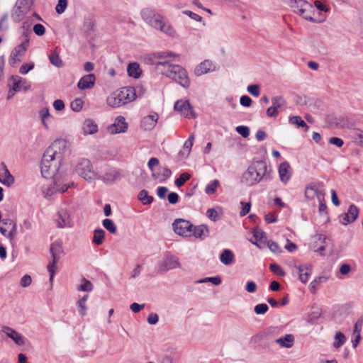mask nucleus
<instances>
[{
	"label": "nucleus",
	"instance_id": "nucleus-52",
	"mask_svg": "<svg viewBox=\"0 0 363 363\" xmlns=\"http://www.w3.org/2000/svg\"><path fill=\"white\" fill-rule=\"evenodd\" d=\"M270 270L275 274L284 277L285 275V272L284 269L278 264H271L269 266Z\"/></svg>",
	"mask_w": 363,
	"mask_h": 363
},
{
	"label": "nucleus",
	"instance_id": "nucleus-21",
	"mask_svg": "<svg viewBox=\"0 0 363 363\" xmlns=\"http://www.w3.org/2000/svg\"><path fill=\"white\" fill-rule=\"evenodd\" d=\"M298 273V279L303 284H306L309 277L312 274L313 266L311 264H303L296 267Z\"/></svg>",
	"mask_w": 363,
	"mask_h": 363
},
{
	"label": "nucleus",
	"instance_id": "nucleus-32",
	"mask_svg": "<svg viewBox=\"0 0 363 363\" xmlns=\"http://www.w3.org/2000/svg\"><path fill=\"white\" fill-rule=\"evenodd\" d=\"M275 342L281 347L291 348L294 345V336L292 334H287L276 339Z\"/></svg>",
	"mask_w": 363,
	"mask_h": 363
},
{
	"label": "nucleus",
	"instance_id": "nucleus-45",
	"mask_svg": "<svg viewBox=\"0 0 363 363\" xmlns=\"http://www.w3.org/2000/svg\"><path fill=\"white\" fill-rule=\"evenodd\" d=\"M272 106L278 110L284 108L286 105V101L282 96H275L272 99Z\"/></svg>",
	"mask_w": 363,
	"mask_h": 363
},
{
	"label": "nucleus",
	"instance_id": "nucleus-5",
	"mask_svg": "<svg viewBox=\"0 0 363 363\" xmlns=\"http://www.w3.org/2000/svg\"><path fill=\"white\" fill-rule=\"evenodd\" d=\"M30 25L27 21H24L21 29L23 30L19 38L21 43L16 45L11 52L9 57V63L11 67H14L18 62H21L29 47L30 38L31 35Z\"/></svg>",
	"mask_w": 363,
	"mask_h": 363
},
{
	"label": "nucleus",
	"instance_id": "nucleus-29",
	"mask_svg": "<svg viewBox=\"0 0 363 363\" xmlns=\"http://www.w3.org/2000/svg\"><path fill=\"white\" fill-rule=\"evenodd\" d=\"M3 225L6 226L8 229L7 238L13 240L17 234V224L16 222L12 219L8 218L3 220Z\"/></svg>",
	"mask_w": 363,
	"mask_h": 363
},
{
	"label": "nucleus",
	"instance_id": "nucleus-35",
	"mask_svg": "<svg viewBox=\"0 0 363 363\" xmlns=\"http://www.w3.org/2000/svg\"><path fill=\"white\" fill-rule=\"evenodd\" d=\"M127 72L130 77L135 79L138 78L141 74V69L137 62L130 63L127 67Z\"/></svg>",
	"mask_w": 363,
	"mask_h": 363
},
{
	"label": "nucleus",
	"instance_id": "nucleus-56",
	"mask_svg": "<svg viewBox=\"0 0 363 363\" xmlns=\"http://www.w3.org/2000/svg\"><path fill=\"white\" fill-rule=\"evenodd\" d=\"M267 246L272 252L281 253L282 252L279 245L273 240H269L267 242Z\"/></svg>",
	"mask_w": 363,
	"mask_h": 363
},
{
	"label": "nucleus",
	"instance_id": "nucleus-17",
	"mask_svg": "<svg viewBox=\"0 0 363 363\" xmlns=\"http://www.w3.org/2000/svg\"><path fill=\"white\" fill-rule=\"evenodd\" d=\"M2 332L5 333L7 337L13 340L16 345L19 346L25 345V337L14 329L9 326H4L2 328Z\"/></svg>",
	"mask_w": 363,
	"mask_h": 363
},
{
	"label": "nucleus",
	"instance_id": "nucleus-58",
	"mask_svg": "<svg viewBox=\"0 0 363 363\" xmlns=\"http://www.w3.org/2000/svg\"><path fill=\"white\" fill-rule=\"evenodd\" d=\"M9 16L7 13L4 14L0 19V30L6 31L9 28L8 23Z\"/></svg>",
	"mask_w": 363,
	"mask_h": 363
},
{
	"label": "nucleus",
	"instance_id": "nucleus-18",
	"mask_svg": "<svg viewBox=\"0 0 363 363\" xmlns=\"http://www.w3.org/2000/svg\"><path fill=\"white\" fill-rule=\"evenodd\" d=\"M324 196V191L319 189L316 185H309L306 187L305 197L307 200H313L315 197H316L318 200H321L323 199Z\"/></svg>",
	"mask_w": 363,
	"mask_h": 363
},
{
	"label": "nucleus",
	"instance_id": "nucleus-19",
	"mask_svg": "<svg viewBox=\"0 0 363 363\" xmlns=\"http://www.w3.org/2000/svg\"><path fill=\"white\" fill-rule=\"evenodd\" d=\"M95 82L96 76L94 74H88L79 80L77 87L80 90L90 89L94 87Z\"/></svg>",
	"mask_w": 363,
	"mask_h": 363
},
{
	"label": "nucleus",
	"instance_id": "nucleus-24",
	"mask_svg": "<svg viewBox=\"0 0 363 363\" xmlns=\"http://www.w3.org/2000/svg\"><path fill=\"white\" fill-rule=\"evenodd\" d=\"M215 66L213 62L210 60H204L201 62L194 69V74L196 76H201L208 72L213 71Z\"/></svg>",
	"mask_w": 363,
	"mask_h": 363
},
{
	"label": "nucleus",
	"instance_id": "nucleus-40",
	"mask_svg": "<svg viewBox=\"0 0 363 363\" xmlns=\"http://www.w3.org/2000/svg\"><path fill=\"white\" fill-rule=\"evenodd\" d=\"M346 342V337L342 332H337L333 342V347L336 349L342 347Z\"/></svg>",
	"mask_w": 363,
	"mask_h": 363
},
{
	"label": "nucleus",
	"instance_id": "nucleus-6",
	"mask_svg": "<svg viewBox=\"0 0 363 363\" xmlns=\"http://www.w3.org/2000/svg\"><path fill=\"white\" fill-rule=\"evenodd\" d=\"M50 252L52 256V260L49 262L47 269L50 274V281L52 283L56 271V264L63 253L62 243L60 240H56L50 245Z\"/></svg>",
	"mask_w": 363,
	"mask_h": 363
},
{
	"label": "nucleus",
	"instance_id": "nucleus-34",
	"mask_svg": "<svg viewBox=\"0 0 363 363\" xmlns=\"http://www.w3.org/2000/svg\"><path fill=\"white\" fill-rule=\"evenodd\" d=\"M50 62L57 68H61L64 66V62L60 58L59 52L56 50H52L50 54L48 55Z\"/></svg>",
	"mask_w": 363,
	"mask_h": 363
},
{
	"label": "nucleus",
	"instance_id": "nucleus-26",
	"mask_svg": "<svg viewBox=\"0 0 363 363\" xmlns=\"http://www.w3.org/2000/svg\"><path fill=\"white\" fill-rule=\"evenodd\" d=\"M10 80L12 82V84L17 83L18 91L21 90L26 91L29 90L31 87V83L29 81L18 75L11 76Z\"/></svg>",
	"mask_w": 363,
	"mask_h": 363
},
{
	"label": "nucleus",
	"instance_id": "nucleus-12",
	"mask_svg": "<svg viewBox=\"0 0 363 363\" xmlns=\"http://www.w3.org/2000/svg\"><path fill=\"white\" fill-rule=\"evenodd\" d=\"M55 223L58 228H72L73 221L69 211L66 208H61L56 214Z\"/></svg>",
	"mask_w": 363,
	"mask_h": 363
},
{
	"label": "nucleus",
	"instance_id": "nucleus-53",
	"mask_svg": "<svg viewBox=\"0 0 363 363\" xmlns=\"http://www.w3.org/2000/svg\"><path fill=\"white\" fill-rule=\"evenodd\" d=\"M67 6V0H58L57 4L55 7V11L58 14H62L65 12Z\"/></svg>",
	"mask_w": 363,
	"mask_h": 363
},
{
	"label": "nucleus",
	"instance_id": "nucleus-2",
	"mask_svg": "<svg viewBox=\"0 0 363 363\" xmlns=\"http://www.w3.org/2000/svg\"><path fill=\"white\" fill-rule=\"evenodd\" d=\"M66 151L67 142L63 139L55 140L47 148L40 162V171L44 178H52L57 174Z\"/></svg>",
	"mask_w": 363,
	"mask_h": 363
},
{
	"label": "nucleus",
	"instance_id": "nucleus-60",
	"mask_svg": "<svg viewBox=\"0 0 363 363\" xmlns=\"http://www.w3.org/2000/svg\"><path fill=\"white\" fill-rule=\"evenodd\" d=\"M16 4L30 11L33 5V0H17Z\"/></svg>",
	"mask_w": 363,
	"mask_h": 363
},
{
	"label": "nucleus",
	"instance_id": "nucleus-3",
	"mask_svg": "<svg viewBox=\"0 0 363 363\" xmlns=\"http://www.w3.org/2000/svg\"><path fill=\"white\" fill-rule=\"evenodd\" d=\"M140 14L143 21L153 28L172 38L177 36V31L173 26L165 19L163 15L157 12L155 9L145 8L141 11Z\"/></svg>",
	"mask_w": 363,
	"mask_h": 363
},
{
	"label": "nucleus",
	"instance_id": "nucleus-59",
	"mask_svg": "<svg viewBox=\"0 0 363 363\" xmlns=\"http://www.w3.org/2000/svg\"><path fill=\"white\" fill-rule=\"evenodd\" d=\"M33 32L38 36H42L45 33V28L40 23L35 24L33 28Z\"/></svg>",
	"mask_w": 363,
	"mask_h": 363
},
{
	"label": "nucleus",
	"instance_id": "nucleus-62",
	"mask_svg": "<svg viewBox=\"0 0 363 363\" xmlns=\"http://www.w3.org/2000/svg\"><path fill=\"white\" fill-rule=\"evenodd\" d=\"M363 326V317L359 318L354 323L353 334H361V331Z\"/></svg>",
	"mask_w": 363,
	"mask_h": 363
},
{
	"label": "nucleus",
	"instance_id": "nucleus-36",
	"mask_svg": "<svg viewBox=\"0 0 363 363\" xmlns=\"http://www.w3.org/2000/svg\"><path fill=\"white\" fill-rule=\"evenodd\" d=\"M138 199L143 205H150L153 201V197L150 196L148 191L145 189H143L139 192Z\"/></svg>",
	"mask_w": 363,
	"mask_h": 363
},
{
	"label": "nucleus",
	"instance_id": "nucleus-9",
	"mask_svg": "<svg viewBox=\"0 0 363 363\" xmlns=\"http://www.w3.org/2000/svg\"><path fill=\"white\" fill-rule=\"evenodd\" d=\"M172 226L175 233L181 236L190 237L192 235L194 225L189 220L184 219L176 220L173 223Z\"/></svg>",
	"mask_w": 363,
	"mask_h": 363
},
{
	"label": "nucleus",
	"instance_id": "nucleus-30",
	"mask_svg": "<svg viewBox=\"0 0 363 363\" xmlns=\"http://www.w3.org/2000/svg\"><path fill=\"white\" fill-rule=\"evenodd\" d=\"M315 238L317 241L315 242V244H314L313 245L314 251L322 253V252L325 250L328 239L327 236L323 234L317 235L315 236Z\"/></svg>",
	"mask_w": 363,
	"mask_h": 363
},
{
	"label": "nucleus",
	"instance_id": "nucleus-44",
	"mask_svg": "<svg viewBox=\"0 0 363 363\" xmlns=\"http://www.w3.org/2000/svg\"><path fill=\"white\" fill-rule=\"evenodd\" d=\"M354 141L359 145L363 147V130L359 128L354 129L352 132Z\"/></svg>",
	"mask_w": 363,
	"mask_h": 363
},
{
	"label": "nucleus",
	"instance_id": "nucleus-1",
	"mask_svg": "<svg viewBox=\"0 0 363 363\" xmlns=\"http://www.w3.org/2000/svg\"><path fill=\"white\" fill-rule=\"evenodd\" d=\"M179 55L172 52H159L153 55V63L163 75L172 79L184 88H189L190 80L186 70L181 65L170 62Z\"/></svg>",
	"mask_w": 363,
	"mask_h": 363
},
{
	"label": "nucleus",
	"instance_id": "nucleus-13",
	"mask_svg": "<svg viewBox=\"0 0 363 363\" xmlns=\"http://www.w3.org/2000/svg\"><path fill=\"white\" fill-rule=\"evenodd\" d=\"M118 99L121 100L123 105L134 101L136 98L135 90L133 87L125 86L116 91Z\"/></svg>",
	"mask_w": 363,
	"mask_h": 363
},
{
	"label": "nucleus",
	"instance_id": "nucleus-41",
	"mask_svg": "<svg viewBox=\"0 0 363 363\" xmlns=\"http://www.w3.org/2000/svg\"><path fill=\"white\" fill-rule=\"evenodd\" d=\"M105 232L99 228L96 229L94 232L93 242L97 245H100L104 242Z\"/></svg>",
	"mask_w": 363,
	"mask_h": 363
},
{
	"label": "nucleus",
	"instance_id": "nucleus-61",
	"mask_svg": "<svg viewBox=\"0 0 363 363\" xmlns=\"http://www.w3.org/2000/svg\"><path fill=\"white\" fill-rule=\"evenodd\" d=\"M247 91L254 96L257 97L259 94V86L257 84H251L247 86Z\"/></svg>",
	"mask_w": 363,
	"mask_h": 363
},
{
	"label": "nucleus",
	"instance_id": "nucleus-33",
	"mask_svg": "<svg viewBox=\"0 0 363 363\" xmlns=\"http://www.w3.org/2000/svg\"><path fill=\"white\" fill-rule=\"evenodd\" d=\"M235 259L233 251L229 249H225L220 255V260L225 265H230L233 263Z\"/></svg>",
	"mask_w": 363,
	"mask_h": 363
},
{
	"label": "nucleus",
	"instance_id": "nucleus-27",
	"mask_svg": "<svg viewBox=\"0 0 363 363\" xmlns=\"http://www.w3.org/2000/svg\"><path fill=\"white\" fill-rule=\"evenodd\" d=\"M29 11V10L21 7V6H18V5L15 4L12 10L11 18L16 23L21 22L24 20L26 15Z\"/></svg>",
	"mask_w": 363,
	"mask_h": 363
},
{
	"label": "nucleus",
	"instance_id": "nucleus-25",
	"mask_svg": "<svg viewBox=\"0 0 363 363\" xmlns=\"http://www.w3.org/2000/svg\"><path fill=\"white\" fill-rule=\"evenodd\" d=\"M2 170L3 172L0 174V182L8 187L12 186L15 181L14 177L4 163H2Z\"/></svg>",
	"mask_w": 363,
	"mask_h": 363
},
{
	"label": "nucleus",
	"instance_id": "nucleus-14",
	"mask_svg": "<svg viewBox=\"0 0 363 363\" xmlns=\"http://www.w3.org/2000/svg\"><path fill=\"white\" fill-rule=\"evenodd\" d=\"M179 267V259L177 257L167 253L165 255L164 261L160 264L159 268L162 272H167L171 269L178 268Z\"/></svg>",
	"mask_w": 363,
	"mask_h": 363
},
{
	"label": "nucleus",
	"instance_id": "nucleus-48",
	"mask_svg": "<svg viewBox=\"0 0 363 363\" xmlns=\"http://www.w3.org/2000/svg\"><path fill=\"white\" fill-rule=\"evenodd\" d=\"M289 122L291 124L297 125L298 127L305 128L306 130L308 129V126L306 123V122L301 119L300 116H292L289 118Z\"/></svg>",
	"mask_w": 363,
	"mask_h": 363
},
{
	"label": "nucleus",
	"instance_id": "nucleus-22",
	"mask_svg": "<svg viewBox=\"0 0 363 363\" xmlns=\"http://www.w3.org/2000/svg\"><path fill=\"white\" fill-rule=\"evenodd\" d=\"M158 119L159 116L157 113L146 116L141 121V128L145 130H151L155 127Z\"/></svg>",
	"mask_w": 363,
	"mask_h": 363
},
{
	"label": "nucleus",
	"instance_id": "nucleus-37",
	"mask_svg": "<svg viewBox=\"0 0 363 363\" xmlns=\"http://www.w3.org/2000/svg\"><path fill=\"white\" fill-rule=\"evenodd\" d=\"M94 289L93 284L88 279L82 278L81 284L77 286V289L79 291L91 292Z\"/></svg>",
	"mask_w": 363,
	"mask_h": 363
},
{
	"label": "nucleus",
	"instance_id": "nucleus-8",
	"mask_svg": "<svg viewBox=\"0 0 363 363\" xmlns=\"http://www.w3.org/2000/svg\"><path fill=\"white\" fill-rule=\"evenodd\" d=\"M291 7L295 13H298L305 19L314 22L313 18L308 13V10L313 8L312 5L305 0H291Z\"/></svg>",
	"mask_w": 363,
	"mask_h": 363
},
{
	"label": "nucleus",
	"instance_id": "nucleus-7",
	"mask_svg": "<svg viewBox=\"0 0 363 363\" xmlns=\"http://www.w3.org/2000/svg\"><path fill=\"white\" fill-rule=\"evenodd\" d=\"M75 170L80 177L87 181L98 179V174L94 171L91 162L87 159L81 160Z\"/></svg>",
	"mask_w": 363,
	"mask_h": 363
},
{
	"label": "nucleus",
	"instance_id": "nucleus-4",
	"mask_svg": "<svg viewBox=\"0 0 363 363\" xmlns=\"http://www.w3.org/2000/svg\"><path fill=\"white\" fill-rule=\"evenodd\" d=\"M270 179L267 162L263 160L253 162L242 174L240 182L247 186Z\"/></svg>",
	"mask_w": 363,
	"mask_h": 363
},
{
	"label": "nucleus",
	"instance_id": "nucleus-57",
	"mask_svg": "<svg viewBox=\"0 0 363 363\" xmlns=\"http://www.w3.org/2000/svg\"><path fill=\"white\" fill-rule=\"evenodd\" d=\"M236 131L243 138H247L250 135V128L245 125H239L236 127Z\"/></svg>",
	"mask_w": 363,
	"mask_h": 363
},
{
	"label": "nucleus",
	"instance_id": "nucleus-15",
	"mask_svg": "<svg viewBox=\"0 0 363 363\" xmlns=\"http://www.w3.org/2000/svg\"><path fill=\"white\" fill-rule=\"evenodd\" d=\"M358 214V208L355 205L352 204L349 206L347 212L340 216V221L342 225H347L349 223H353L357 219Z\"/></svg>",
	"mask_w": 363,
	"mask_h": 363
},
{
	"label": "nucleus",
	"instance_id": "nucleus-11",
	"mask_svg": "<svg viewBox=\"0 0 363 363\" xmlns=\"http://www.w3.org/2000/svg\"><path fill=\"white\" fill-rule=\"evenodd\" d=\"M174 110L178 111L182 116L187 118H195L196 114L188 100H178L174 104Z\"/></svg>",
	"mask_w": 363,
	"mask_h": 363
},
{
	"label": "nucleus",
	"instance_id": "nucleus-20",
	"mask_svg": "<svg viewBox=\"0 0 363 363\" xmlns=\"http://www.w3.org/2000/svg\"><path fill=\"white\" fill-rule=\"evenodd\" d=\"M290 168V164L286 161L281 162L279 165V177L280 178L281 182L284 184H286L291 177Z\"/></svg>",
	"mask_w": 363,
	"mask_h": 363
},
{
	"label": "nucleus",
	"instance_id": "nucleus-42",
	"mask_svg": "<svg viewBox=\"0 0 363 363\" xmlns=\"http://www.w3.org/2000/svg\"><path fill=\"white\" fill-rule=\"evenodd\" d=\"M194 135H191L189 137V138L185 141L184 146H183V150L180 152V154H182V155L186 154V156L189 155L191 150V148H192V146L194 144Z\"/></svg>",
	"mask_w": 363,
	"mask_h": 363
},
{
	"label": "nucleus",
	"instance_id": "nucleus-63",
	"mask_svg": "<svg viewBox=\"0 0 363 363\" xmlns=\"http://www.w3.org/2000/svg\"><path fill=\"white\" fill-rule=\"evenodd\" d=\"M77 306L79 308V313L83 317L86 315L87 307L85 303H82L80 301H77Z\"/></svg>",
	"mask_w": 363,
	"mask_h": 363
},
{
	"label": "nucleus",
	"instance_id": "nucleus-55",
	"mask_svg": "<svg viewBox=\"0 0 363 363\" xmlns=\"http://www.w3.org/2000/svg\"><path fill=\"white\" fill-rule=\"evenodd\" d=\"M34 67L35 65L33 62L23 64L19 69V72L21 74H26L29 71L32 70Z\"/></svg>",
	"mask_w": 363,
	"mask_h": 363
},
{
	"label": "nucleus",
	"instance_id": "nucleus-64",
	"mask_svg": "<svg viewBox=\"0 0 363 363\" xmlns=\"http://www.w3.org/2000/svg\"><path fill=\"white\" fill-rule=\"evenodd\" d=\"M240 103L245 107H249L252 104V99L250 96L244 95L240 97Z\"/></svg>",
	"mask_w": 363,
	"mask_h": 363
},
{
	"label": "nucleus",
	"instance_id": "nucleus-38",
	"mask_svg": "<svg viewBox=\"0 0 363 363\" xmlns=\"http://www.w3.org/2000/svg\"><path fill=\"white\" fill-rule=\"evenodd\" d=\"M327 281V277L323 276H320L315 278L309 284V290L312 294H315L317 290V286Z\"/></svg>",
	"mask_w": 363,
	"mask_h": 363
},
{
	"label": "nucleus",
	"instance_id": "nucleus-39",
	"mask_svg": "<svg viewBox=\"0 0 363 363\" xmlns=\"http://www.w3.org/2000/svg\"><path fill=\"white\" fill-rule=\"evenodd\" d=\"M116 91L108 96L106 99L107 104L112 108H117L123 106L121 100L118 99Z\"/></svg>",
	"mask_w": 363,
	"mask_h": 363
},
{
	"label": "nucleus",
	"instance_id": "nucleus-23",
	"mask_svg": "<svg viewBox=\"0 0 363 363\" xmlns=\"http://www.w3.org/2000/svg\"><path fill=\"white\" fill-rule=\"evenodd\" d=\"M121 178V172L116 169H110L103 176L98 175V179H102L106 184H113Z\"/></svg>",
	"mask_w": 363,
	"mask_h": 363
},
{
	"label": "nucleus",
	"instance_id": "nucleus-51",
	"mask_svg": "<svg viewBox=\"0 0 363 363\" xmlns=\"http://www.w3.org/2000/svg\"><path fill=\"white\" fill-rule=\"evenodd\" d=\"M268 309L269 307L266 303L257 304L254 308L255 313L257 315L265 314L267 312Z\"/></svg>",
	"mask_w": 363,
	"mask_h": 363
},
{
	"label": "nucleus",
	"instance_id": "nucleus-43",
	"mask_svg": "<svg viewBox=\"0 0 363 363\" xmlns=\"http://www.w3.org/2000/svg\"><path fill=\"white\" fill-rule=\"evenodd\" d=\"M220 182L218 179H213L208 183L205 187V193L208 195H212L216 193Z\"/></svg>",
	"mask_w": 363,
	"mask_h": 363
},
{
	"label": "nucleus",
	"instance_id": "nucleus-10",
	"mask_svg": "<svg viewBox=\"0 0 363 363\" xmlns=\"http://www.w3.org/2000/svg\"><path fill=\"white\" fill-rule=\"evenodd\" d=\"M128 128V123L124 116H117L113 123L107 126V131L111 135H116L119 133H124L127 132Z\"/></svg>",
	"mask_w": 363,
	"mask_h": 363
},
{
	"label": "nucleus",
	"instance_id": "nucleus-31",
	"mask_svg": "<svg viewBox=\"0 0 363 363\" xmlns=\"http://www.w3.org/2000/svg\"><path fill=\"white\" fill-rule=\"evenodd\" d=\"M82 129L84 134L92 135L98 132V125L94 120L88 118L84 121Z\"/></svg>",
	"mask_w": 363,
	"mask_h": 363
},
{
	"label": "nucleus",
	"instance_id": "nucleus-46",
	"mask_svg": "<svg viewBox=\"0 0 363 363\" xmlns=\"http://www.w3.org/2000/svg\"><path fill=\"white\" fill-rule=\"evenodd\" d=\"M103 226L111 233L115 234L117 231V228L111 219L106 218L103 220Z\"/></svg>",
	"mask_w": 363,
	"mask_h": 363
},
{
	"label": "nucleus",
	"instance_id": "nucleus-28",
	"mask_svg": "<svg viewBox=\"0 0 363 363\" xmlns=\"http://www.w3.org/2000/svg\"><path fill=\"white\" fill-rule=\"evenodd\" d=\"M209 230L206 225H199L194 226L192 230V235L201 240H204L208 236Z\"/></svg>",
	"mask_w": 363,
	"mask_h": 363
},
{
	"label": "nucleus",
	"instance_id": "nucleus-47",
	"mask_svg": "<svg viewBox=\"0 0 363 363\" xmlns=\"http://www.w3.org/2000/svg\"><path fill=\"white\" fill-rule=\"evenodd\" d=\"M39 114L43 125L46 129H48V124L45 123V120H50L52 118V116L50 114L49 109L44 108L40 111Z\"/></svg>",
	"mask_w": 363,
	"mask_h": 363
},
{
	"label": "nucleus",
	"instance_id": "nucleus-50",
	"mask_svg": "<svg viewBox=\"0 0 363 363\" xmlns=\"http://www.w3.org/2000/svg\"><path fill=\"white\" fill-rule=\"evenodd\" d=\"M84 102L82 99H75L71 103V108L75 111L79 112L82 110L83 107Z\"/></svg>",
	"mask_w": 363,
	"mask_h": 363
},
{
	"label": "nucleus",
	"instance_id": "nucleus-16",
	"mask_svg": "<svg viewBox=\"0 0 363 363\" xmlns=\"http://www.w3.org/2000/svg\"><path fill=\"white\" fill-rule=\"evenodd\" d=\"M74 186V182H67L65 178H58L56 177L54 179L53 183V190L51 191V194L53 193H64L65 192L69 187Z\"/></svg>",
	"mask_w": 363,
	"mask_h": 363
},
{
	"label": "nucleus",
	"instance_id": "nucleus-49",
	"mask_svg": "<svg viewBox=\"0 0 363 363\" xmlns=\"http://www.w3.org/2000/svg\"><path fill=\"white\" fill-rule=\"evenodd\" d=\"M191 177V175L189 174V173H182L180 174L179 177L176 179L175 181H174V184L177 186V187H180L182 186V185H184V184L190 179Z\"/></svg>",
	"mask_w": 363,
	"mask_h": 363
},
{
	"label": "nucleus",
	"instance_id": "nucleus-54",
	"mask_svg": "<svg viewBox=\"0 0 363 363\" xmlns=\"http://www.w3.org/2000/svg\"><path fill=\"white\" fill-rule=\"evenodd\" d=\"M206 216L213 221H217L220 219L218 213L214 208H209L206 211Z\"/></svg>",
	"mask_w": 363,
	"mask_h": 363
}]
</instances>
